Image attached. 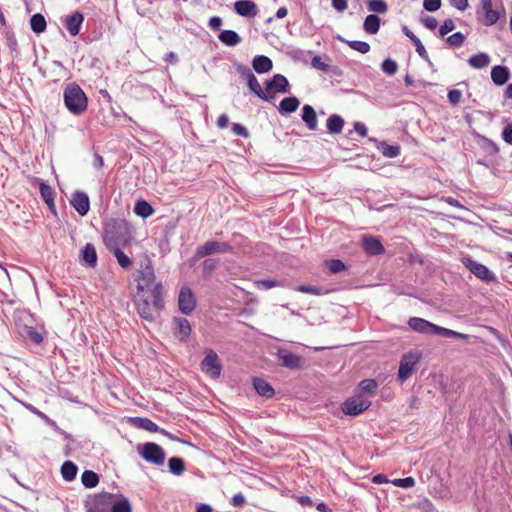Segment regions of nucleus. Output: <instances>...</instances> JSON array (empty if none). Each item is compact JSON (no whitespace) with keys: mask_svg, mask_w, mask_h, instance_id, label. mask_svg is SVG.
<instances>
[{"mask_svg":"<svg viewBox=\"0 0 512 512\" xmlns=\"http://www.w3.org/2000/svg\"><path fill=\"white\" fill-rule=\"evenodd\" d=\"M276 357L282 367L290 370H297L301 368L302 358L286 348H278L276 351Z\"/></svg>","mask_w":512,"mask_h":512,"instance_id":"nucleus-15","label":"nucleus"},{"mask_svg":"<svg viewBox=\"0 0 512 512\" xmlns=\"http://www.w3.org/2000/svg\"><path fill=\"white\" fill-rule=\"evenodd\" d=\"M299 105L300 101L296 96H289L280 101L278 110L281 114H290L295 112Z\"/></svg>","mask_w":512,"mask_h":512,"instance_id":"nucleus-30","label":"nucleus"},{"mask_svg":"<svg viewBox=\"0 0 512 512\" xmlns=\"http://www.w3.org/2000/svg\"><path fill=\"white\" fill-rule=\"evenodd\" d=\"M331 5L336 11L343 12L348 7V0H331Z\"/></svg>","mask_w":512,"mask_h":512,"instance_id":"nucleus-63","label":"nucleus"},{"mask_svg":"<svg viewBox=\"0 0 512 512\" xmlns=\"http://www.w3.org/2000/svg\"><path fill=\"white\" fill-rule=\"evenodd\" d=\"M462 97V93L458 89H451L448 91L447 98L451 105H457Z\"/></svg>","mask_w":512,"mask_h":512,"instance_id":"nucleus-56","label":"nucleus"},{"mask_svg":"<svg viewBox=\"0 0 512 512\" xmlns=\"http://www.w3.org/2000/svg\"><path fill=\"white\" fill-rule=\"evenodd\" d=\"M70 203L73 206V208L77 211V213L81 216H85L89 212L90 199L85 192L75 191L72 194Z\"/></svg>","mask_w":512,"mask_h":512,"instance_id":"nucleus-17","label":"nucleus"},{"mask_svg":"<svg viewBox=\"0 0 512 512\" xmlns=\"http://www.w3.org/2000/svg\"><path fill=\"white\" fill-rule=\"evenodd\" d=\"M168 469L173 475L180 476L185 471V462L181 457H171L168 460Z\"/></svg>","mask_w":512,"mask_h":512,"instance_id":"nucleus-40","label":"nucleus"},{"mask_svg":"<svg viewBox=\"0 0 512 512\" xmlns=\"http://www.w3.org/2000/svg\"><path fill=\"white\" fill-rule=\"evenodd\" d=\"M81 482L86 488H94L99 483V476L92 470H85L81 475Z\"/></svg>","mask_w":512,"mask_h":512,"instance_id":"nucleus-41","label":"nucleus"},{"mask_svg":"<svg viewBox=\"0 0 512 512\" xmlns=\"http://www.w3.org/2000/svg\"><path fill=\"white\" fill-rule=\"evenodd\" d=\"M408 326L414 332L426 335H439V330L441 327L420 317H411L408 320Z\"/></svg>","mask_w":512,"mask_h":512,"instance_id":"nucleus-13","label":"nucleus"},{"mask_svg":"<svg viewBox=\"0 0 512 512\" xmlns=\"http://www.w3.org/2000/svg\"><path fill=\"white\" fill-rule=\"evenodd\" d=\"M422 23L424 26L430 30H434L438 26V22L434 17L426 16L422 18Z\"/></svg>","mask_w":512,"mask_h":512,"instance_id":"nucleus-64","label":"nucleus"},{"mask_svg":"<svg viewBox=\"0 0 512 512\" xmlns=\"http://www.w3.org/2000/svg\"><path fill=\"white\" fill-rule=\"evenodd\" d=\"M482 13H483L482 23L485 26H492V25L496 24L497 21L500 19L499 11L494 10L493 8L489 9V10L488 9L483 10Z\"/></svg>","mask_w":512,"mask_h":512,"instance_id":"nucleus-42","label":"nucleus"},{"mask_svg":"<svg viewBox=\"0 0 512 512\" xmlns=\"http://www.w3.org/2000/svg\"><path fill=\"white\" fill-rule=\"evenodd\" d=\"M392 484L400 488H411L415 485V479L413 477L398 478L392 481Z\"/></svg>","mask_w":512,"mask_h":512,"instance_id":"nucleus-53","label":"nucleus"},{"mask_svg":"<svg viewBox=\"0 0 512 512\" xmlns=\"http://www.w3.org/2000/svg\"><path fill=\"white\" fill-rule=\"evenodd\" d=\"M246 82L249 90L258 98L268 102L273 100V96L267 95V93H265L264 90L261 88L255 75H251V77H249V79Z\"/></svg>","mask_w":512,"mask_h":512,"instance_id":"nucleus-28","label":"nucleus"},{"mask_svg":"<svg viewBox=\"0 0 512 512\" xmlns=\"http://www.w3.org/2000/svg\"><path fill=\"white\" fill-rule=\"evenodd\" d=\"M339 39L341 41L345 42L351 49L358 51L362 54H366L370 51V45L365 41H359V40L348 41V40L342 39L341 37H339Z\"/></svg>","mask_w":512,"mask_h":512,"instance_id":"nucleus-43","label":"nucleus"},{"mask_svg":"<svg viewBox=\"0 0 512 512\" xmlns=\"http://www.w3.org/2000/svg\"><path fill=\"white\" fill-rule=\"evenodd\" d=\"M77 472V465L70 460L64 461V463L61 466V475L65 481H73L77 476Z\"/></svg>","mask_w":512,"mask_h":512,"instance_id":"nucleus-35","label":"nucleus"},{"mask_svg":"<svg viewBox=\"0 0 512 512\" xmlns=\"http://www.w3.org/2000/svg\"><path fill=\"white\" fill-rule=\"evenodd\" d=\"M84 21V16L81 12L75 11L66 16L64 26L71 36H77L80 32L81 26Z\"/></svg>","mask_w":512,"mask_h":512,"instance_id":"nucleus-20","label":"nucleus"},{"mask_svg":"<svg viewBox=\"0 0 512 512\" xmlns=\"http://www.w3.org/2000/svg\"><path fill=\"white\" fill-rule=\"evenodd\" d=\"M155 280L154 268L150 259H147L145 266L139 272L137 290L138 292H148L152 289Z\"/></svg>","mask_w":512,"mask_h":512,"instance_id":"nucleus-11","label":"nucleus"},{"mask_svg":"<svg viewBox=\"0 0 512 512\" xmlns=\"http://www.w3.org/2000/svg\"><path fill=\"white\" fill-rule=\"evenodd\" d=\"M264 92L267 95L275 97L276 93H288L290 91V84L288 79L282 74H275L271 79H267L264 83Z\"/></svg>","mask_w":512,"mask_h":512,"instance_id":"nucleus-8","label":"nucleus"},{"mask_svg":"<svg viewBox=\"0 0 512 512\" xmlns=\"http://www.w3.org/2000/svg\"><path fill=\"white\" fill-rule=\"evenodd\" d=\"M491 58L487 53L479 52L469 57L468 64L475 69H483L490 64Z\"/></svg>","mask_w":512,"mask_h":512,"instance_id":"nucleus-32","label":"nucleus"},{"mask_svg":"<svg viewBox=\"0 0 512 512\" xmlns=\"http://www.w3.org/2000/svg\"><path fill=\"white\" fill-rule=\"evenodd\" d=\"M419 360L420 355L417 351H409L402 355L397 374L398 379L401 382H404L411 377Z\"/></svg>","mask_w":512,"mask_h":512,"instance_id":"nucleus-6","label":"nucleus"},{"mask_svg":"<svg viewBox=\"0 0 512 512\" xmlns=\"http://www.w3.org/2000/svg\"><path fill=\"white\" fill-rule=\"evenodd\" d=\"M301 118L309 130L314 131L317 129V125H318L317 114H316L315 109L311 105L305 104L302 107Z\"/></svg>","mask_w":512,"mask_h":512,"instance_id":"nucleus-22","label":"nucleus"},{"mask_svg":"<svg viewBox=\"0 0 512 512\" xmlns=\"http://www.w3.org/2000/svg\"><path fill=\"white\" fill-rule=\"evenodd\" d=\"M381 69L384 73L392 76L397 72L398 65L393 59L386 58L381 64Z\"/></svg>","mask_w":512,"mask_h":512,"instance_id":"nucleus-49","label":"nucleus"},{"mask_svg":"<svg viewBox=\"0 0 512 512\" xmlns=\"http://www.w3.org/2000/svg\"><path fill=\"white\" fill-rule=\"evenodd\" d=\"M253 387L260 396L265 398H271L275 393L271 384L262 378L255 377L253 379Z\"/></svg>","mask_w":512,"mask_h":512,"instance_id":"nucleus-27","label":"nucleus"},{"mask_svg":"<svg viewBox=\"0 0 512 512\" xmlns=\"http://www.w3.org/2000/svg\"><path fill=\"white\" fill-rule=\"evenodd\" d=\"M344 119L338 114H332L326 121V127L329 133L339 134L344 127Z\"/></svg>","mask_w":512,"mask_h":512,"instance_id":"nucleus-33","label":"nucleus"},{"mask_svg":"<svg viewBox=\"0 0 512 512\" xmlns=\"http://www.w3.org/2000/svg\"><path fill=\"white\" fill-rule=\"evenodd\" d=\"M465 39L466 37L463 33L456 32L447 37L446 41L452 47H460L464 43Z\"/></svg>","mask_w":512,"mask_h":512,"instance_id":"nucleus-51","label":"nucleus"},{"mask_svg":"<svg viewBox=\"0 0 512 512\" xmlns=\"http://www.w3.org/2000/svg\"><path fill=\"white\" fill-rule=\"evenodd\" d=\"M253 69L259 73H267L273 68L272 60L265 55H257L252 60Z\"/></svg>","mask_w":512,"mask_h":512,"instance_id":"nucleus-25","label":"nucleus"},{"mask_svg":"<svg viewBox=\"0 0 512 512\" xmlns=\"http://www.w3.org/2000/svg\"><path fill=\"white\" fill-rule=\"evenodd\" d=\"M81 260L90 268L97 265V253L93 244L86 243L81 250Z\"/></svg>","mask_w":512,"mask_h":512,"instance_id":"nucleus-26","label":"nucleus"},{"mask_svg":"<svg viewBox=\"0 0 512 512\" xmlns=\"http://www.w3.org/2000/svg\"><path fill=\"white\" fill-rule=\"evenodd\" d=\"M378 388V383L374 379H364L359 383V389L367 394H373Z\"/></svg>","mask_w":512,"mask_h":512,"instance_id":"nucleus-45","label":"nucleus"},{"mask_svg":"<svg viewBox=\"0 0 512 512\" xmlns=\"http://www.w3.org/2000/svg\"><path fill=\"white\" fill-rule=\"evenodd\" d=\"M218 266V260L214 258H208L204 260L202 264V272L205 276L211 275Z\"/></svg>","mask_w":512,"mask_h":512,"instance_id":"nucleus-50","label":"nucleus"},{"mask_svg":"<svg viewBox=\"0 0 512 512\" xmlns=\"http://www.w3.org/2000/svg\"><path fill=\"white\" fill-rule=\"evenodd\" d=\"M126 226L124 221H117L109 225L104 232V242L110 252L120 248L121 239L118 232Z\"/></svg>","mask_w":512,"mask_h":512,"instance_id":"nucleus-10","label":"nucleus"},{"mask_svg":"<svg viewBox=\"0 0 512 512\" xmlns=\"http://www.w3.org/2000/svg\"><path fill=\"white\" fill-rule=\"evenodd\" d=\"M6 43H7V47L9 48L10 52L12 54L15 53L17 55L18 54V52H17L18 44H17V40H16V38H15L13 33H8L7 34V36H6Z\"/></svg>","mask_w":512,"mask_h":512,"instance_id":"nucleus-58","label":"nucleus"},{"mask_svg":"<svg viewBox=\"0 0 512 512\" xmlns=\"http://www.w3.org/2000/svg\"><path fill=\"white\" fill-rule=\"evenodd\" d=\"M259 289L269 290L271 288L279 286V282L272 279H263L256 282Z\"/></svg>","mask_w":512,"mask_h":512,"instance_id":"nucleus-55","label":"nucleus"},{"mask_svg":"<svg viewBox=\"0 0 512 512\" xmlns=\"http://www.w3.org/2000/svg\"><path fill=\"white\" fill-rule=\"evenodd\" d=\"M381 26V19L376 14H369L363 22V29L366 33L374 35L377 34Z\"/></svg>","mask_w":512,"mask_h":512,"instance_id":"nucleus-31","label":"nucleus"},{"mask_svg":"<svg viewBox=\"0 0 512 512\" xmlns=\"http://www.w3.org/2000/svg\"><path fill=\"white\" fill-rule=\"evenodd\" d=\"M63 101L66 109L75 116L81 115L88 108V97L83 89L75 82L65 86L63 90Z\"/></svg>","mask_w":512,"mask_h":512,"instance_id":"nucleus-2","label":"nucleus"},{"mask_svg":"<svg viewBox=\"0 0 512 512\" xmlns=\"http://www.w3.org/2000/svg\"><path fill=\"white\" fill-rule=\"evenodd\" d=\"M201 369L212 378L217 379L221 375V365L218 355L213 350H208L201 362Z\"/></svg>","mask_w":512,"mask_h":512,"instance_id":"nucleus-12","label":"nucleus"},{"mask_svg":"<svg viewBox=\"0 0 512 512\" xmlns=\"http://www.w3.org/2000/svg\"><path fill=\"white\" fill-rule=\"evenodd\" d=\"M502 139L508 145H512V122L508 123L502 130Z\"/></svg>","mask_w":512,"mask_h":512,"instance_id":"nucleus-60","label":"nucleus"},{"mask_svg":"<svg viewBox=\"0 0 512 512\" xmlns=\"http://www.w3.org/2000/svg\"><path fill=\"white\" fill-rule=\"evenodd\" d=\"M455 29V24L452 19H446L439 28V35L441 37L446 36L449 32Z\"/></svg>","mask_w":512,"mask_h":512,"instance_id":"nucleus-54","label":"nucleus"},{"mask_svg":"<svg viewBox=\"0 0 512 512\" xmlns=\"http://www.w3.org/2000/svg\"><path fill=\"white\" fill-rule=\"evenodd\" d=\"M138 452L140 456L149 463L162 465L165 461L163 448L154 442H147L138 446Z\"/></svg>","mask_w":512,"mask_h":512,"instance_id":"nucleus-5","label":"nucleus"},{"mask_svg":"<svg viewBox=\"0 0 512 512\" xmlns=\"http://www.w3.org/2000/svg\"><path fill=\"white\" fill-rule=\"evenodd\" d=\"M111 512H132V506L129 499L120 495L117 500H112Z\"/></svg>","mask_w":512,"mask_h":512,"instance_id":"nucleus-37","label":"nucleus"},{"mask_svg":"<svg viewBox=\"0 0 512 512\" xmlns=\"http://www.w3.org/2000/svg\"><path fill=\"white\" fill-rule=\"evenodd\" d=\"M135 304L142 319L149 322L155 321L156 313L164 308L162 284L156 283L148 292H138Z\"/></svg>","mask_w":512,"mask_h":512,"instance_id":"nucleus-1","label":"nucleus"},{"mask_svg":"<svg viewBox=\"0 0 512 512\" xmlns=\"http://www.w3.org/2000/svg\"><path fill=\"white\" fill-rule=\"evenodd\" d=\"M174 335L181 341L186 342L191 334V325L186 318H173Z\"/></svg>","mask_w":512,"mask_h":512,"instance_id":"nucleus-19","label":"nucleus"},{"mask_svg":"<svg viewBox=\"0 0 512 512\" xmlns=\"http://www.w3.org/2000/svg\"><path fill=\"white\" fill-rule=\"evenodd\" d=\"M134 213L142 218H148L154 213V209L149 202L140 199L137 200L133 208Z\"/></svg>","mask_w":512,"mask_h":512,"instance_id":"nucleus-34","label":"nucleus"},{"mask_svg":"<svg viewBox=\"0 0 512 512\" xmlns=\"http://www.w3.org/2000/svg\"><path fill=\"white\" fill-rule=\"evenodd\" d=\"M326 266L332 274L340 273L346 269L345 263L340 259L328 260Z\"/></svg>","mask_w":512,"mask_h":512,"instance_id":"nucleus-47","label":"nucleus"},{"mask_svg":"<svg viewBox=\"0 0 512 512\" xmlns=\"http://www.w3.org/2000/svg\"><path fill=\"white\" fill-rule=\"evenodd\" d=\"M365 4L371 14H385L388 11V4L385 0H366Z\"/></svg>","mask_w":512,"mask_h":512,"instance_id":"nucleus-38","label":"nucleus"},{"mask_svg":"<svg viewBox=\"0 0 512 512\" xmlns=\"http://www.w3.org/2000/svg\"><path fill=\"white\" fill-rule=\"evenodd\" d=\"M39 190L43 201L48 205L49 209L53 213H56L54 203L55 192L53 188L50 185H48L45 181L39 180Z\"/></svg>","mask_w":512,"mask_h":512,"instance_id":"nucleus-23","label":"nucleus"},{"mask_svg":"<svg viewBox=\"0 0 512 512\" xmlns=\"http://www.w3.org/2000/svg\"><path fill=\"white\" fill-rule=\"evenodd\" d=\"M130 423L136 428L143 429V430H146L149 432H159L160 431L164 435L168 436L170 439H174V437L172 436L171 433H169L163 429H160V427L155 422H153L152 420H150L148 418L132 417V418H130Z\"/></svg>","mask_w":512,"mask_h":512,"instance_id":"nucleus-18","label":"nucleus"},{"mask_svg":"<svg viewBox=\"0 0 512 512\" xmlns=\"http://www.w3.org/2000/svg\"><path fill=\"white\" fill-rule=\"evenodd\" d=\"M232 132L237 136H242L247 138L249 136V132L245 126L239 123H234L232 126Z\"/></svg>","mask_w":512,"mask_h":512,"instance_id":"nucleus-61","label":"nucleus"},{"mask_svg":"<svg viewBox=\"0 0 512 512\" xmlns=\"http://www.w3.org/2000/svg\"><path fill=\"white\" fill-rule=\"evenodd\" d=\"M329 65L323 61L322 57L319 55L313 56L311 59V66L312 68L319 70L321 72L326 73L329 69Z\"/></svg>","mask_w":512,"mask_h":512,"instance_id":"nucleus-52","label":"nucleus"},{"mask_svg":"<svg viewBox=\"0 0 512 512\" xmlns=\"http://www.w3.org/2000/svg\"><path fill=\"white\" fill-rule=\"evenodd\" d=\"M371 405V402L364 399L362 396H354L348 398L342 404V411L349 416H358L366 411Z\"/></svg>","mask_w":512,"mask_h":512,"instance_id":"nucleus-9","label":"nucleus"},{"mask_svg":"<svg viewBox=\"0 0 512 512\" xmlns=\"http://www.w3.org/2000/svg\"><path fill=\"white\" fill-rule=\"evenodd\" d=\"M30 27L35 34H41L46 30L47 23L41 13H35L30 18Z\"/></svg>","mask_w":512,"mask_h":512,"instance_id":"nucleus-36","label":"nucleus"},{"mask_svg":"<svg viewBox=\"0 0 512 512\" xmlns=\"http://www.w3.org/2000/svg\"><path fill=\"white\" fill-rule=\"evenodd\" d=\"M117 260L119 266L123 269H128L132 265V260L120 249H115L111 252Z\"/></svg>","mask_w":512,"mask_h":512,"instance_id":"nucleus-44","label":"nucleus"},{"mask_svg":"<svg viewBox=\"0 0 512 512\" xmlns=\"http://www.w3.org/2000/svg\"><path fill=\"white\" fill-rule=\"evenodd\" d=\"M362 247L367 254L372 256L381 255L385 252L381 240L373 235L362 236Z\"/></svg>","mask_w":512,"mask_h":512,"instance_id":"nucleus-16","label":"nucleus"},{"mask_svg":"<svg viewBox=\"0 0 512 512\" xmlns=\"http://www.w3.org/2000/svg\"><path fill=\"white\" fill-rule=\"evenodd\" d=\"M236 70L240 74V76L244 78L246 81L249 79V77H251V75H254L252 70L243 64H238L236 66Z\"/></svg>","mask_w":512,"mask_h":512,"instance_id":"nucleus-62","label":"nucleus"},{"mask_svg":"<svg viewBox=\"0 0 512 512\" xmlns=\"http://www.w3.org/2000/svg\"><path fill=\"white\" fill-rule=\"evenodd\" d=\"M415 50L416 52L418 53V55L428 63L429 66H432V62L429 58V55L424 47V45L422 44V42H420L419 44L415 45Z\"/></svg>","mask_w":512,"mask_h":512,"instance_id":"nucleus-59","label":"nucleus"},{"mask_svg":"<svg viewBox=\"0 0 512 512\" xmlns=\"http://www.w3.org/2000/svg\"><path fill=\"white\" fill-rule=\"evenodd\" d=\"M510 78V71L508 67L503 65H496L491 70V79L497 86L504 85Z\"/></svg>","mask_w":512,"mask_h":512,"instance_id":"nucleus-24","label":"nucleus"},{"mask_svg":"<svg viewBox=\"0 0 512 512\" xmlns=\"http://www.w3.org/2000/svg\"><path fill=\"white\" fill-rule=\"evenodd\" d=\"M178 307L185 315H190L196 307V298L188 286H183L179 291Z\"/></svg>","mask_w":512,"mask_h":512,"instance_id":"nucleus-14","label":"nucleus"},{"mask_svg":"<svg viewBox=\"0 0 512 512\" xmlns=\"http://www.w3.org/2000/svg\"><path fill=\"white\" fill-rule=\"evenodd\" d=\"M235 12L246 18H252L257 15V6L252 0H238L234 3Z\"/></svg>","mask_w":512,"mask_h":512,"instance_id":"nucleus-21","label":"nucleus"},{"mask_svg":"<svg viewBox=\"0 0 512 512\" xmlns=\"http://www.w3.org/2000/svg\"><path fill=\"white\" fill-rule=\"evenodd\" d=\"M377 148L387 158H395L400 155L399 145H390L385 141H381L378 143Z\"/></svg>","mask_w":512,"mask_h":512,"instance_id":"nucleus-39","label":"nucleus"},{"mask_svg":"<svg viewBox=\"0 0 512 512\" xmlns=\"http://www.w3.org/2000/svg\"><path fill=\"white\" fill-rule=\"evenodd\" d=\"M296 290L299 292H302V293L312 294V295H323V294L327 293V291L324 290L323 288H320V287H317L314 285H305V284L297 286Z\"/></svg>","mask_w":512,"mask_h":512,"instance_id":"nucleus-48","label":"nucleus"},{"mask_svg":"<svg viewBox=\"0 0 512 512\" xmlns=\"http://www.w3.org/2000/svg\"><path fill=\"white\" fill-rule=\"evenodd\" d=\"M438 336L445 337V338H456V339H462V340H467L469 338V335H467V334L457 332V331H454V330H451V329H448L445 327H440Z\"/></svg>","mask_w":512,"mask_h":512,"instance_id":"nucleus-46","label":"nucleus"},{"mask_svg":"<svg viewBox=\"0 0 512 512\" xmlns=\"http://www.w3.org/2000/svg\"><path fill=\"white\" fill-rule=\"evenodd\" d=\"M218 39L228 47H235L241 42L239 34L230 29L222 30L218 35Z\"/></svg>","mask_w":512,"mask_h":512,"instance_id":"nucleus-29","label":"nucleus"},{"mask_svg":"<svg viewBox=\"0 0 512 512\" xmlns=\"http://www.w3.org/2000/svg\"><path fill=\"white\" fill-rule=\"evenodd\" d=\"M232 250L233 247L227 242H219L215 240L207 241L203 245L197 247L192 261L196 262L201 258L213 254L229 253Z\"/></svg>","mask_w":512,"mask_h":512,"instance_id":"nucleus-3","label":"nucleus"},{"mask_svg":"<svg viewBox=\"0 0 512 512\" xmlns=\"http://www.w3.org/2000/svg\"><path fill=\"white\" fill-rule=\"evenodd\" d=\"M116 495L108 492H103L94 496V498L87 502V512H111L112 500Z\"/></svg>","mask_w":512,"mask_h":512,"instance_id":"nucleus-7","label":"nucleus"},{"mask_svg":"<svg viewBox=\"0 0 512 512\" xmlns=\"http://www.w3.org/2000/svg\"><path fill=\"white\" fill-rule=\"evenodd\" d=\"M461 262L465 268L481 281L492 283L497 280L496 275L487 266L473 260L471 257H463Z\"/></svg>","mask_w":512,"mask_h":512,"instance_id":"nucleus-4","label":"nucleus"},{"mask_svg":"<svg viewBox=\"0 0 512 512\" xmlns=\"http://www.w3.org/2000/svg\"><path fill=\"white\" fill-rule=\"evenodd\" d=\"M423 7L429 12H435L441 7V0H424Z\"/></svg>","mask_w":512,"mask_h":512,"instance_id":"nucleus-57","label":"nucleus"}]
</instances>
